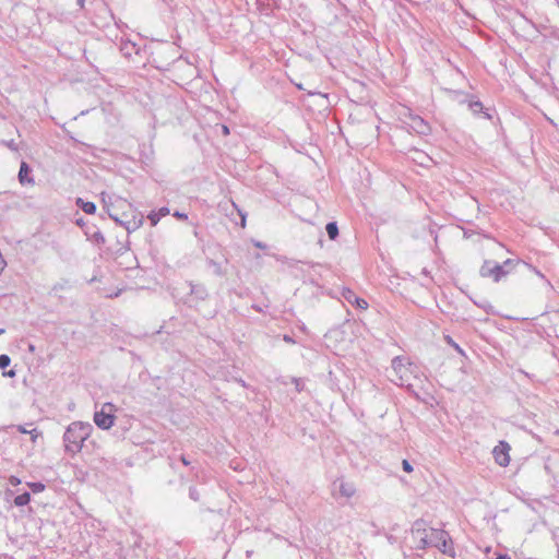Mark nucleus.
Listing matches in <instances>:
<instances>
[{
	"label": "nucleus",
	"instance_id": "obj_1",
	"mask_svg": "<svg viewBox=\"0 0 559 559\" xmlns=\"http://www.w3.org/2000/svg\"><path fill=\"white\" fill-rule=\"evenodd\" d=\"M107 213L112 221L124 227L128 233L135 231L144 222L143 215L121 198L116 201V204L107 206Z\"/></svg>",
	"mask_w": 559,
	"mask_h": 559
},
{
	"label": "nucleus",
	"instance_id": "obj_2",
	"mask_svg": "<svg viewBox=\"0 0 559 559\" xmlns=\"http://www.w3.org/2000/svg\"><path fill=\"white\" fill-rule=\"evenodd\" d=\"M391 367L393 372L391 380L394 383L401 386H405L408 390H413L415 386L413 380L421 382V379L418 376L419 368L416 365L409 362L407 358L401 356L394 357L392 359Z\"/></svg>",
	"mask_w": 559,
	"mask_h": 559
},
{
	"label": "nucleus",
	"instance_id": "obj_3",
	"mask_svg": "<svg viewBox=\"0 0 559 559\" xmlns=\"http://www.w3.org/2000/svg\"><path fill=\"white\" fill-rule=\"evenodd\" d=\"M92 430V425L86 423L74 421L70 424L63 435L66 451L71 454L79 453L84 441L91 436Z\"/></svg>",
	"mask_w": 559,
	"mask_h": 559
},
{
	"label": "nucleus",
	"instance_id": "obj_4",
	"mask_svg": "<svg viewBox=\"0 0 559 559\" xmlns=\"http://www.w3.org/2000/svg\"><path fill=\"white\" fill-rule=\"evenodd\" d=\"M433 531H440V528L429 527L427 522L421 519L416 520L411 527V539L414 548L424 550L432 547Z\"/></svg>",
	"mask_w": 559,
	"mask_h": 559
},
{
	"label": "nucleus",
	"instance_id": "obj_5",
	"mask_svg": "<svg viewBox=\"0 0 559 559\" xmlns=\"http://www.w3.org/2000/svg\"><path fill=\"white\" fill-rule=\"evenodd\" d=\"M115 411L116 407L111 403H105L102 405L99 411L94 414V423L100 429H110L115 424Z\"/></svg>",
	"mask_w": 559,
	"mask_h": 559
},
{
	"label": "nucleus",
	"instance_id": "obj_6",
	"mask_svg": "<svg viewBox=\"0 0 559 559\" xmlns=\"http://www.w3.org/2000/svg\"><path fill=\"white\" fill-rule=\"evenodd\" d=\"M432 534H433L432 547L438 548L444 555L454 557L455 550H454L453 542H452L449 533L444 530H440V531H433Z\"/></svg>",
	"mask_w": 559,
	"mask_h": 559
},
{
	"label": "nucleus",
	"instance_id": "obj_7",
	"mask_svg": "<svg viewBox=\"0 0 559 559\" xmlns=\"http://www.w3.org/2000/svg\"><path fill=\"white\" fill-rule=\"evenodd\" d=\"M509 273V270H504V265H501L490 260L484 261L479 270V274L481 277H491L495 282H499Z\"/></svg>",
	"mask_w": 559,
	"mask_h": 559
},
{
	"label": "nucleus",
	"instance_id": "obj_8",
	"mask_svg": "<svg viewBox=\"0 0 559 559\" xmlns=\"http://www.w3.org/2000/svg\"><path fill=\"white\" fill-rule=\"evenodd\" d=\"M356 486L353 481H348L343 477H338L333 481V496L350 499L356 495Z\"/></svg>",
	"mask_w": 559,
	"mask_h": 559
},
{
	"label": "nucleus",
	"instance_id": "obj_9",
	"mask_svg": "<svg viewBox=\"0 0 559 559\" xmlns=\"http://www.w3.org/2000/svg\"><path fill=\"white\" fill-rule=\"evenodd\" d=\"M511 447L507 441H499V443L493 448L492 454L495 461L498 465L506 467L510 463V452Z\"/></svg>",
	"mask_w": 559,
	"mask_h": 559
},
{
	"label": "nucleus",
	"instance_id": "obj_10",
	"mask_svg": "<svg viewBox=\"0 0 559 559\" xmlns=\"http://www.w3.org/2000/svg\"><path fill=\"white\" fill-rule=\"evenodd\" d=\"M408 126L418 134L426 135L430 132V126L417 115H409Z\"/></svg>",
	"mask_w": 559,
	"mask_h": 559
},
{
	"label": "nucleus",
	"instance_id": "obj_11",
	"mask_svg": "<svg viewBox=\"0 0 559 559\" xmlns=\"http://www.w3.org/2000/svg\"><path fill=\"white\" fill-rule=\"evenodd\" d=\"M341 294L347 302L356 306L358 309L366 310L369 306L365 299L357 297L350 288L344 287Z\"/></svg>",
	"mask_w": 559,
	"mask_h": 559
},
{
	"label": "nucleus",
	"instance_id": "obj_12",
	"mask_svg": "<svg viewBox=\"0 0 559 559\" xmlns=\"http://www.w3.org/2000/svg\"><path fill=\"white\" fill-rule=\"evenodd\" d=\"M189 286H190V294L197 300H205L207 298L209 293L204 285L190 283Z\"/></svg>",
	"mask_w": 559,
	"mask_h": 559
},
{
	"label": "nucleus",
	"instance_id": "obj_13",
	"mask_svg": "<svg viewBox=\"0 0 559 559\" xmlns=\"http://www.w3.org/2000/svg\"><path fill=\"white\" fill-rule=\"evenodd\" d=\"M31 168L26 162H22L19 171V180L22 185H34V179L29 177Z\"/></svg>",
	"mask_w": 559,
	"mask_h": 559
},
{
	"label": "nucleus",
	"instance_id": "obj_14",
	"mask_svg": "<svg viewBox=\"0 0 559 559\" xmlns=\"http://www.w3.org/2000/svg\"><path fill=\"white\" fill-rule=\"evenodd\" d=\"M257 5L262 14L269 15L277 7V1L276 0H257Z\"/></svg>",
	"mask_w": 559,
	"mask_h": 559
},
{
	"label": "nucleus",
	"instance_id": "obj_15",
	"mask_svg": "<svg viewBox=\"0 0 559 559\" xmlns=\"http://www.w3.org/2000/svg\"><path fill=\"white\" fill-rule=\"evenodd\" d=\"M78 204L86 214H94L96 212V205L93 202L78 199Z\"/></svg>",
	"mask_w": 559,
	"mask_h": 559
},
{
	"label": "nucleus",
	"instance_id": "obj_16",
	"mask_svg": "<svg viewBox=\"0 0 559 559\" xmlns=\"http://www.w3.org/2000/svg\"><path fill=\"white\" fill-rule=\"evenodd\" d=\"M31 501L29 492H23L14 498V504L16 507H24L28 504Z\"/></svg>",
	"mask_w": 559,
	"mask_h": 559
},
{
	"label": "nucleus",
	"instance_id": "obj_17",
	"mask_svg": "<svg viewBox=\"0 0 559 559\" xmlns=\"http://www.w3.org/2000/svg\"><path fill=\"white\" fill-rule=\"evenodd\" d=\"M326 233L329 237L334 240L338 236V227L336 222H330L326 224Z\"/></svg>",
	"mask_w": 559,
	"mask_h": 559
},
{
	"label": "nucleus",
	"instance_id": "obj_18",
	"mask_svg": "<svg viewBox=\"0 0 559 559\" xmlns=\"http://www.w3.org/2000/svg\"><path fill=\"white\" fill-rule=\"evenodd\" d=\"M121 51L126 55V56H131L132 52H135L136 51V47H135V44L131 43V41H126L121 45Z\"/></svg>",
	"mask_w": 559,
	"mask_h": 559
},
{
	"label": "nucleus",
	"instance_id": "obj_19",
	"mask_svg": "<svg viewBox=\"0 0 559 559\" xmlns=\"http://www.w3.org/2000/svg\"><path fill=\"white\" fill-rule=\"evenodd\" d=\"M17 431L21 433H29L32 436V440L35 441L39 436L36 428L27 429L25 426H17Z\"/></svg>",
	"mask_w": 559,
	"mask_h": 559
},
{
	"label": "nucleus",
	"instance_id": "obj_20",
	"mask_svg": "<svg viewBox=\"0 0 559 559\" xmlns=\"http://www.w3.org/2000/svg\"><path fill=\"white\" fill-rule=\"evenodd\" d=\"M27 486L34 493L41 492L46 488V486L40 481L27 483Z\"/></svg>",
	"mask_w": 559,
	"mask_h": 559
},
{
	"label": "nucleus",
	"instance_id": "obj_21",
	"mask_svg": "<svg viewBox=\"0 0 559 559\" xmlns=\"http://www.w3.org/2000/svg\"><path fill=\"white\" fill-rule=\"evenodd\" d=\"M11 362V358L8 355H0V368L5 369Z\"/></svg>",
	"mask_w": 559,
	"mask_h": 559
},
{
	"label": "nucleus",
	"instance_id": "obj_22",
	"mask_svg": "<svg viewBox=\"0 0 559 559\" xmlns=\"http://www.w3.org/2000/svg\"><path fill=\"white\" fill-rule=\"evenodd\" d=\"M469 108L475 112H479L483 109V104L480 102H471Z\"/></svg>",
	"mask_w": 559,
	"mask_h": 559
},
{
	"label": "nucleus",
	"instance_id": "obj_23",
	"mask_svg": "<svg viewBox=\"0 0 559 559\" xmlns=\"http://www.w3.org/2000/svg\"><path fill=\"white\" fill-rule=\"evenodd\" d=\"M189 497L194 501H199L200 495L195 487H190Z\"/></svg>",
	"mask_w": 559,
	"mask_h": 559
},
{
	"label": "nucleus",
	"instance_id": "obj_24",
	"mask_svg": "<svg viewBox=\"0 0 559 559\" xmlns=\"http://www.w3.org/2000/svg\"><path fill=\"white\" fill-rule=\"evenodd\" d=\"M148 219L151 221V224L152 226H155L159 219H160V215H158L157 213L155 212H152L150 215H148Z\"/></svg>",
	"mask_w": 559,
	"mask_h": 559
},
{
	"label": "nucleus",
	"instance_id": "obj_25",
	"mask_svg": "<svg viewBox=\"0 0 559 559\" xmlns=\"http://www.w3.org/2000/svg\"><path fill=\"white\" fill-rule=\"evenodd\" d=\"M518 262H515L514 260L512 259H507L501 265H504V270H511L512 267H514V265L516 264Z\"/></svg>",
	"mask_w": 559,
	"mask_h": 559
},
{
	"label": "nucleus",
	"instance_id": "obj_26",
	"mask_svg": "<svg viewBox=\"0 0 559 559\" xmlns=\"http://www.w3.org/2000/svg\"><path fill=\"white\" fill-rule=\"evenodd\" d=\"M402 467H403V471L406 472V473H412L413 472V466H412V464L407 460H403Z\"/></svg>",
	"mask_w": 559,
	"mask_h": 559
},
{
	"label": "nucleus",
	"instance_id": "obj_27",
	"mask_svg": "<svg viewBox=\"0 0 559 559\" xmlns=\"http://www.w3.org/2000/svg\"><path fill=\"white\" fill-rule=\"evenodd\" d=\"M9 481H10V484L12 486H16V485H19L21 483V480L17 477H15V476H11Z\"/></svg>",
	"mask_w": 559,
	"mask_h": 559
},
{
	"label": "nucleus",
	"instance_id": "obj_28",
	"mask_svg": "<svg viewBox=\"0 0 559 559\" xmlns=\"http://www.w3.org/2000/svg\"><path fill=\"white\" fill-rule=\"evenodd\" d=\"M294 383L296 384V389L298 392L302 390V384L300 379H294Z\"/></svg>",
	"mask_w": 559,
	"mask_h": 559
},
{
	"label": "nucleus",
	"instance_id": "obj_29",
	"mask_svg": "<svg viewBox=\"0 0 559 559\" xmlns=\"http://www.w3.org/2000/svg\"><path fill=\"white\" fill-rule=\"evenodd\" d=\"M283 340H284L286 343H289V344H294V343H295L294 338H293L292 336L287 335V334H285V335L283 336Z\"/></svg>",
	"mask_w": 559,
	"mask_h": 559
},
{
	"label": "nucleus",
	"instance_id": "obj_30",
	"mask_svg": "<svg viewBox=\"0 0 559 559\" xmlns=\"http://www.w3.org/2000/svg\"><path fill=\"white\" fill-rule=\"evenodd\" d=\"M5 144L11 150H16V144H15L14 140H11V141L7 142Z\"/></svg>",
	"mask_w": 559,
	"mask_h": 559
},
{
	"label": "nucleus",
	"instance_id": "obj_31",
	"mask_svg": "<svg viewBox=\"0 0 559 559\" xmlns=\"http://www.w3.org/2000/svg\"><path fill=\"white\" fill-rule=\"evenodd\" d=\"M496 559H511L507 554H497Z\"/></svg>",
	"mask_w": 559,
	"mask_h": 559
},
{
	"label": "nucleus",
	"instance_id": "obj_32",
	"mask_svg": "<svg viewBox=\"0 0 559 559\" xmlns=\"http://www.w3.org/2000/svg\"><path fill=\"white\" fill-rule=\"evenodd\" d=\"M169 213V210L167 207L160 209L159 213H157L160 216H165Z\"/></svg>",
	"mask_w": 559,
	"mask_h": 559
},
{
	"label": "nucleus",
	"instance_id": "obj_33",
	"mask_svg": "<svg viewBox=\"0 0 559 559\" xmlns=\"http://www.w3.org/2000/svg\"><path fill=\"white\" fill-rule=\"evenodd\" d=\"M174 215H175L176 217H178V218H185V219H187V218H188L187 214L179 213V212H176Z\"/></svg>",
	"mask_w": 559,
	"mask_h": 559
},
{
	"label": "nucleus",
	"instance_id": "obj_34",
	"mask_svg": "<svg viewBox=\"0 0 559 559\" xmlns=\"http://www.w3.org/2000/svg\"><path fill=\"white\" fill-rule=\"evenodd\" d=\"M211 264H213V265L215 266V271H216V273H217L218 275H221V274H222V272H221V267H219V265H218L217 263L213 262V261H211Z\"/></svg>",
	"mask_w": 559,
	"mask_h": 559
},
{
	"label": "nucleus",
	"instance_id": "obj_35",
	"mask_svg": "<svg viewBox=\"0 0 559 559\" xmlns=\"http://www.w3.org/2000/svg\"><path fill=\"white\" fill-rule=\"evenodd\" d=\"M180 461H181V462H182V464H183V465H186V466L190 465V462L188 461V459H187L185 455H181Z\"/></svg>",
	"mask_w": 559,
	"mask_h": 559
},
{
	"label": "nucleus",
	"instance_id": "obj_36",
	"mask_svg": "<svg viewBox=\"0 0 559 559\" xmlns=\"http://www.w3.org/2000/svg\"><path fill=\"white\" fill-rule=\"evenodd\" d=\"M254 246L260 249H264L265 245L261 243L260 241L254 242Z\"/></svg>",
	"mask_w": 559,
	"mask_h": 559
},
{
	"label": "nucleus",
	"instance_id": "obj_37",
	"mask_svg": "<svg viewBox=\"0 0 559 559\" xmlns=\"http://www.w3.org/2000/svg\"><path fill=\"white\" fill-rule=\"evenodd\" d=\"M3 374L8 376V377H14L15 376V371L14 370H10L8 372H4Z\"/></svg>",
	"mask_w": 559,
	"mask_h": 559
},
{
	"label": "nucleus",
	"instance_id": "obj_38",
	"mask_svg": "<svg viewBox=\"0 0 559 559\" xmlns=\"http://www.w3.org/2000/svg\"><path fill=\"white\" fill-rule=\"evenodd\" d=\"M481 308H484L487 312L491 309L490 305H479Z\"/></svg>",
	"mask_w": 559,
	"mask_h": 559
},
{
	"label": "nucleus",
	"instance_id": "obj_39",
	"mask_svg": "<svg viewBox=\"0 0 559 559\" xmlns=\"http://www.w3.org/2000/svg\"><path fill=\"white\" fill-rule=\"evenodd\" d=\"M223 133H224L225 135L229 134V129H228V127L223 126Z\"/></svg>",
	"mask_w": 559,
	"mask_h": 559
},
{
	"label": "nucleus",
	"instance_id": "obj_40",
	"mask_svg": "<svg viewBox=\"0 0 559 559\" xmlns=\"http://www.w3.org/2000/svg\"><path fill=\"white\" fill-rule=\"evenodd\" d=\"M533 271L535 273V275H538L540 277H544V275L540 273V271H538L537 269L533 267Z\"/></svg>",
	"mask_w": 559,
	"mask_h": 559
},
{
	"label": "nucleus",
	"instance_id": "obj_41",
	"mask_svg": "<svg viewBox=\"0 0 559 559\" xmlns=\"http://www.w3.org/2000/svg\"><path fill=\"white\" fill-rule=\"evenodd\" d=\"M78 4L83 8L85 4V0H76Z\"/></svg>",
	"mask_w": 559,
	"mask_h": 559
},
{
	"label": "nucleus",
	"instance_id": "obj_42",
	"mask_svg": "<svg viewBox=\"0 0 559 559\" xmlns=\"http://www.w3.org/2000/svg\"><path fill=\"white\" fill-rule=\"evenodd\" d=\"M453 346H454V348H455L459 353H463V350L461 349V347H460L457 344L453 343Z\"/></svg>",
	"mask_w": 559,
	"mask_h": 559
},
{
	"label": "nucleus",
	"instance_id": "obj_43",
	"mask_svg": "<svg viewBox=\"0 0 559 559\" xmlns=\"http://www.w3.org/2000/svg\"><path fill=\"white\" fill-rule=\"evenodd\" d=\"M28 349H29V352L33 353L35 350V346L33 344H29Z\"/></svg>",
	"mask_w": 559,
	"mask_h": 559
},
{
	"label": "nucleus",
	"instance_id": "obj_44",
	"mask_svg": "<svg viewBox=\"0 0 559 559\" xmlns=\"http://www.w3.org/2000/svg\"><path fill=\"white\" fill-rule=\"evenodd\" d=\"M97 239H102L104 241V236L99 235L97 236Z\"/></svg>",
	"mask_w": 559,
	"mask_h": 559
},
{
	"label": "nucleus",
	"instance_id": "obj_45",
	"mask_svg": "<svg viewBox=\"0 0 559 559\" xmlns=\"http://www.w3.org/2000/svg\"><path fill=\"white\" fill-rule=\"evenodd\" d=\"M97 239H102L104 241V236L99 235L97 236Z\"/></svg>",
	"mask_w": 559,
	"mask_h": 559
},
{
	"label": "nucleus",
	"instance_id": "obj_46",
	"mask_svg": "<svg viewBox=\"0 0 559 559\" xmlns=\"http://www.w3.org/2000/svg\"><path fill=\"white\" fill-rule=\"evenodd\" d=\"M3 332H4V330H3V329H0V334H2Z\"/></svg>",
	"mask_w": 559,
	"mask_h": 559
}]
</instances>
